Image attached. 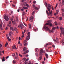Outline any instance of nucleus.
<instances>
[{
    "instance_id": "1",
    "label": "nucleus",
    "mask_w": 64,
    "mask_h": 64,
    "mask_svg": "<svg viewBox=\"0 0 64 64\" xmlns=\"http://www.w3.org/2000/svg\"><path fill=\"white\" fill-rule=\"evenodd\" d=\"M48 7H47V9L49 11V14L50 16H52V13L50 12V9L51 8V5L50 4H49L48 5Z\"/></svg>"
},
{
    "instance_id": "2",
    "label": "nucleus",
    "mask_w": 64,
    "mask_h": 64,
    "mask_svg": "<svg viewBox=\"0 0 64 64\" xmlns=\"http://www.w3.org/2000/svg\"><path fill=\"white\" fill-rule=\"evenodd\" d=\"M43 29H44L46 30V31H48L49 33H51V30H50L49 28L47 27V26L46 25H45L44 26V27Z\"/></svg>"
},
{
    "instance_id": "3",
    "label": "nucleus",
    "mask_w": 64,
    "mask_h": 64,
    "mask_svg": "<svg viewBox=\"0 0 64 64\" xmlns=\"http://www.w3.org/2000/svg\"><path fill=\"white\" fill-rule=\"evenodd\" d=\"M60 29L61 30V33H62L63 35V38H64V28L62 27H61Z\"/></svg>"
},
{
    "instance_id": "4",
    "label": "nucleus",
    "mask_w": 64,
    "mask_h": 64,
    "mask_svg": "<svg viewBox=\"0 0 64 64\" xmlns=\"http://www.w3.org/2000/svg\"><path fill=\"white\" fill-rule=\"evenodd\" d=\"M48 23H47L46 24V26L47 25H50V26L51 27V26H52V23H50L51 22L50 20H48Z\"/></svg>"
},
{
    "instance_id": "5",
    "label": "nucleus",
    "mask_w": 64,
    "mask_h": 64,
    "mask_svg": "<svg viewBox=\"0 0 64 64\" xmlns=\"http://www.w3.org/2000/svg\"><path fill=\"white\" fill-rule=\"evenodd\" d=\"M4 18L6 21H8L9 18H8V17L7 16H4Z\"/></svg>"
},
{
    "instance_id": "6",
    "label": "nucleus",
    "mask_w": 64,
    "mask_h": 64,
    "mask_svg": "<svg viewBox=\"0 0 64 64\" xmlns=\"http://www.w3.org/2000/svg\"><path fill=\"white\" fill-rule=\"evenodd\" d=\"M27 42V41L25 40H24V42H23V44H24V46H26L27 45V43H26Z\"/></svg>"
},
{
    "instance_id": "7",
    "label": "nucleus",
    "mask_w": 64,
    "mask_h": 64,
    "mask_svg": "<svg viewBox=\"0 0 64 64\" xmlns=\"http://www.w3.org/2000/svg\"><path fill=\"white\" fill-rule=\"evenodd\" d=\"M2 22H1L0 25V29H1V30H3V28H2Z\"/></svg>"
},
{
    "instance_id": "8",
    "label": "nucleus",
    "mask_w": 64,
    "mask_h": 64,
    "mask_svg": "<svg viewBox=\"0 0 64 64\" xmlns=\"http://www.w3.org/2000/svg\"><path fill=\"white\" fill-rule=\"evenodd\" d=\"M33 18H34L33 16H32L30 17V20L31 22H33Z\"/></svg>"
},
{
    "instance_id": "9",
    "label": "nucleus",
    "mask_w": 64,
    "mask_h": 64,
    "mask_svg": "<svg viewBox=\"0 0 64 64\" xmlns=\"http://www.w3.org/2000/svg\"><path fill=\"white\" fill-rule=\"evenodd\" d=\"M12 49H17V48L16 47V45H15L14 46H12Z\"/></svg>"
},
{
    "instance_id": "10",
    "label": "nucleus",
    "mask_w": 64,
    "mask_h": 64,
    "mask_svg": "<svg viewBox=\"0 0 64 64\" xmlns=\"http://www.w3.org/2000/svg\"><path fill=\"white\" fill-rule=\"evenodd\" d=\"M20 26L21 29H23V28H24L23 25L22 24H20Z\"/></svg>"
},
{
    "instance_id": "11",
    "label": "nucleus",
    "mask_w": 64,
    "mask_h": 64,
    "mask_svg": "<svg viewBox=\"0 0 64 64\" xmlns=\"http://www.w3.org/2000/svg\"><path fill=\"white\" fill-rule=\"evenodd\" d=\"M45 55L46 56V58L47 59H48V55L46 53L45 54Z\"/></svg>"
},
{
    "instance_id": "12",
    "label": "nucleus",
    "mask_w": 64,
    "mask_h": 64,
    "mask_svg": "<svg viewBox=\"0 0 64 64\" xmlns=\"http://www.w3.org/2000/svg\"><path fill=\"white\" fill-rule=\"evenodd\" d=\"M5 61V57H4L2 59V62H4Z\"/></svg>"
},
{
    "instance_id": "13",
    "label": "nucleus",
    "mask_w": 64,
    "mask_h": 64,
    "mask_svg": "<svg viewBox=\"0 0 64 64\" xmlns=\"http://www.w3.org/2000/svg\"><path fill=\"white\" fill-rule=\"evenodd\" d=\"M30 39V36H28L26 37V40H29Z\"/></svg>"
},
{
    "instance_id": "14",
    "label": "nucleus",
    "mask_w": 64,
    "mask_h": 64,
    "mask_svg": "<svg viewBox=\"0 0 64 64\" xmlns=\"http://www.w3.org/2000/svg\"><path fill=\"white\" fill-rule=\"evenodd\" d=\"M56 42L57 43H59V42H58V40H58V38H56Z\"/></svg>"
},
{
    "instance_id": "15",
    "label": "nucleus",
    "mask_w": 64,
    "mask_h": 64,
    "mask_svg": "<svg viewBox=\"0 0 64 64\" xmlns=\"http://www.w3.org/2000/svg\"><path fill=\"white\" fill-rule=\"evenodd\" d=\"M27 4V2H24V6H26Z\"/></svg>"
},
{
    "instance_id": "16",
    "label": "nucleus",
    "mask_w": 64,
    "mask_h": 64,
    "mask_svg": "<svg viewBox=\"0 0 64 64\" xmlns=\"http://www.w3.org/2000/svg\"><path fill=\"white\" fill-rule=\"evenodd\" d=\"M40 53H43V50L41 49L40 51Z\"/></svg>"
},
{
    "instance_id": "17",
    "label": "nucleus",
    "mask_w": 64,
    "mask_h": 64,
    "mask_svg": "<svg viewBox=\"0 0 64 64\" xmlns=\"http://www.w3.org/2000/svg\"><path fill=\"white\" fill-rule=\"evenodd\" d=\"M27 49V48L26 47H24L23 49V51H26Z\"/></svg>"
},
{
    "instance_id": "18",
    "label": "nucleus",
    "mask_w": 64,
    "mask_h": 64,
    "mask_svg": "<svg viewBox=\"0 0 64 64\" xmlns=\"http://www.w3.org/2000/svg\"><path fill=\"white\" fill-rule=\"evenodd\" d=\"M59 10H57L56 11V14H58V12H59Z\"/></svg>"
},
{
    "instance_id": "19",
    "label": "nucleus",
    "mask_w": 64,
    "mask_h": 64,
    "mask_svg": "<svg viewBox=\"0 0 64 64\" xmlns=\"http://www.w3.org/2000/svg\"><path fill=\"white\" fill-rule=\"evenodd\" d=\"M22 34L23 35L22 36V38H23L24 36V32H22Z\"/></svg>"
},
{
    "instance_id": "20",
    "label": "nucleus",
    "mask_w": 64,
    "mask_h": 64,
    "mask_svg": "<svg viewBox=\"0 0 64 64\" xmlns=\"http://www.w3.org/2000/svg\"><path fill=\"white\" fill-rule=\"evenodd\" d=\"M42 56H40L39 58V60H41L42 59Z\"/></svg>"
},
{
    "instance_id": "21",
    "label": "nucleus",
    "mask_w": 64,
    "mask_h": 64,
    "mask_svg": "<svg viewBox=\"0 0 64 64\" xmlns=\"http://www.w3.org/2000/svg\"><path fill=\"white\" fill-rule=\"evenodd\" d=\"M35 51L36 52H38V48H36L35 50Z\"/></svg>"
},
{
    "instance_id": "22",
    "label": "nucleus",
    "mask_w": 64,
    "mask_h": 64,
    "mask_svg": "<svg viewBox=\"0 0 64 64\" xmlns=\"http://www.w3.org/2000/svg\"><path fill=\"white\" fill-rule=\"evenodd\" d=\"M23 8L24 9H28V8L24 6L23 7Z\"/></svg>"
},
{
    "instance_id": "23",
    "label": "nucleus",
    "mask_w": 64,
    "mask_h": 64,
    "mask_svg": "<svg viewBox=\"0 0 64 64\" xmlns=\"http://www.w3.org/2000/svg\"><path fill=\"white\" fill-rule=\"evenodd\" d=\"M11 34H12L11 32H10L9 36H11V37H12V36H11Z\"/></svg>"
},
{
    "instance_id": "24",
    "label": "nucleus",
    "mask_w": 64,
    "mask_h": 64,
    "mask_svg": "<svg viewBox=\"0 0 64 64\" xmlns=\"http://www.w3.org/2000/svg\"><path fill=\"white\" fill-rule=\"evenodd\" d=\"M46 13L48 15H49V13H48V11L46 10Z\"/></svg>"
},
{
    "instance_id": "25",
    "label": "nucleus",
    "mask_w": 64,
    "mask_h": 64,
    "mask_svg": "<svg viewBox=\"0 0 64 64\" xmlns=\"http://www.w3.org/2000/svg\"><path fill=\"white\" fill-rule=\"evenodd\" d=\"M39 55L40 56H42V55H43V54H42V53H40L39 54Z\"/></svg>"
},
{
    "instance_id": "26",
    "label": "nucleus",
    "mask_w": 64,
    "mask_h": 64,
    "mask_svg": "<svg viewBox=\"0 0 64 64\" xmlns=\"http://www.w3.org/2000/svg\"><path fill=\"white\" fill-rule=\"evenodd\" d=\"M34 9L35 10H38V8L37 7H35L34 8Z\"/></svg>"
},
{
    "instance_id": "27",
    "label": "nucleus",
    "mask_w": 64,
    "mask_h": 64,
    "mask_svg": "<svg viewBox=\"0 0 64 64\" xmlns=\"http://www.w3.org/2000/svg\"><path fill=\"white\" fill-rule=\"evenodd\" d=\"M8 44V42H7L5 45V47H6V46H7Z\"/></svg>"
},
{
    "instance_id": "28",
    "label": "nucleus",
    "mask_w": 64,
    "mask_h": 64,
    "mask_svg": "<svg viewBox=\"0 0 64 64\" xmlns=\"http://www.w3.org/2000/svg\"><path fill=\"white\" fill-rule=\"evenodd\" d=\"M56 28L55 27H54L53 28H52V29L53 30H55L56 29Z\"/></svg>"
},
{
    "instance_id": "29",
    "label": "nucleus",
    "mask_w": 64,
    "mask_h": 64,
    "mask_svg": "<svg viewBox=\"0 0 64 64\" xmlns=\"http://www.w3.org/2000/svg\"><path fill=\"white\" fill-rule=\"evenodd\" d=\"M28 36H30V32H29L28 33Z\"/></svg>"
},
{
    "instance_id": "30",
    "label": "nucleus",
    "mask_w": 64,
    "mask_h": 64,
    "mask_svg": "<svg viewBox=\"0 0 64 64\" xmlns=\"http://www.w3.org/2000/svg\"><path fill=\"white\" fill-rule=\"evenodd\" d=\"M59 19L60 20H62V17L59 18Z\"/></svg>"
},
{
    "instance_id": "31",
    "label": "nucleus",
    "mask_w": 64,
    "mask_h": 64,
    "mask_svg": "<svg viewBox=\"0 0 64 64\" xmlns=\"http://www.w3.org/2000/svg\"><path fill=\"white\" fill-rule=\"evenodd\" d=\"M16 21L17 22H18V18L17 17L16 18Z\"/></svg>"
},
{
    "instance_id": "32",
    "label": "nucleus",
    "mask_w": 64,
    "mask_h": 64,
    "mask_svg": "<svg viewBox=\"0 0 64 64\" xmlns=\"http://www.w3.org/2000/svg\"><path fill=\"white\" fill-rule=\"evenodd\" d=\"M62 5H64V0H62Z\"/></svg>"
},
{
    "instance_id": "33",
    "label": "nucleus",
    "mask_w": 64,
    "mask_h": 64,
    "mask_svg": "<svg viewBox=\"0 0 64 64\" xmlns=\"http://www.w3.org/2000/svg\"><path fill=\"white\" fill-rule=\"evenodd\" d=\"M29 28H30V29H31V24H30L29 25Z\"/></svg>"
},
{
    "instance_id": "34",
    "label": "nucleus",
    "mask_w": 64,
    "mask_h": 64,
    "mask_svg": "<svg viewBox=\"0 0 64 64\" xmlns=\"http://www.w3.org/2000/svg\"><path fill=\"white\" fill-rule=\"evenodd\" d=\"M15 55V54L13 53L12 54V56L13 57Z\"/></svg>"
},
{
    "instance_id": "35",
    "label": "nucleus",
    "mask_w": 64,
    "mask_h": 64,
    "mask_svg": "<svg viewBox=\"0 0 64 64\" xmlns=\"http://www.w3.org/2000/svg\"><path fill=\"white\" fill-rule=\"evenodd\" d=\"M26 58H24L22 60L24 62V61H25V60H26Z\"/></svg>"
},
{
    "instance_id": "36",
    "label": "nucleus",
    "mask_w": 64,
    "mask_h": 64,
    "mask_svg": "<svg viewBox=\"0 0 64 64\" xmlns=\"http://www.w3.org/2000/svg\"><path fill=\"white\" fill-rule=\"evenodd\" d=\"M12 22L13 23H14V24H16V22H15V21H12Z\"/></svg>"
},
{
    "instance_id": "37",
    "label": "nucleus",
    "mask_w": 64,
    "mask_h": 64,
    "mask_svg": "<svg viewBox=\"0 0 64 64\" xmlns=\"http://www.w3.org/2000/svg\"><path fill=\"white\" fill-rule=\"evenodd\" d=\"M15 31H16V32H17V28H15Z\"/></svg>"
},
{
    "instance_id": "38",
    "label": "nucleus",
    "mask_w": 64,
    "mask_h": 64,
    "mask_svg": "<svg viewBox=\"0 0 64 64\" xmlns=\"http://www.w3.org/2000/svg\"><path fill=\"white\" fill-rule=\"evenodd\" d=\"M45 4H46V7H48V6H47V3L46 2H45Z\"/></svg>"
},
{
    "instance_id": "39",
    "label": "nucleus",
    "mask_w": 64,
    "mask_h": 64,
    "mask_svg": "<svg viewBox=\"0 0 64 64\" xmlns=\"http://www.w3.org/2000/svg\"><path fill=\"white\" fill-rule=\"evenodd\" d=\"M34 14H35V11H34L32 12V15H34Z\"/></svg>"
},
{
    "instance_id": "40",
    "label": "nucleus",
    "mask_w": 64,
    "mask_h": 64,
    "mask_svg": "<svg viewBox=\"0 0 64 64\" xmlns=\"http://www.w3.org/2000/svg\"><path fill=\"white\" fill-rule=\"evenodd\" d=\"M12 62H13V63L15 64V63H16V62L14 60Z\"/></svg>"
},
{
    "instance_id": "41",
    "label": "nucleus",
    "mask_w": 64,
    "mask_h": 64,
    "mask_svg": "<svg viewBox=\"0 0 64 64\" xmlns=\"http://www.w3.org/2000/svg\"><path fill=\"white\" fill-rule=\"evenodd\" d=\"M49 44H46V45L44 46V47H47V45Z\"/></svg>"
},
{
    "instance_id": "42",
    "label": "nucleus",
    "mask_w": 64,
    "mask_h": 64,
    "mask_svg": "<svg viewBox=\"0 0 64 64\" xmlns=\"http://www.w3.org/2000/svg\"><path fill=\"white\" fill-rule=\"evenodd\" d=\"M23 14L24 15H25V14H26V13L25 12H23Z\"/></svg>"
},
{
    "instance_id": "43",
    "label": "nucleus",
    "mask_w": 64,
    "mask_h": 64,
    "mask_svg": "<svg viewBox=\"0 0 64 64\" xmlns=\"http://www.w3.org/2000/svg\"><path fill=\"white\" fill-rule=\"evenodd\" d=\"M62 45H64V41L63 40H62Z\"/></svg>"
},
{
    "instance_id": "44",
    "label": "nucleus",
    "mask_w": 64,
    "mask_h": 64,
    "mask_svg": "<svg viewBox=\"0 0 64 64\" xmlns=\"http://www.w3.org/2000/svg\"><path fill=\"white\" fill-rule=\"evenodd\" d=\"M8 41H10V42H11V39H8Z\"/></svg>"
},
{
    "instance_id": "45",
    "label": "nucleus",
    "mask_w": 64,
    "mask_h": 64,
    "mask_svg": "<svg viewBox=\"0 0 64 64\" xmlns=\"http://www.w3.org/2000/svg\"><path fill=\"white\" fill-rule=\"evenodd\" d=\"M10 20H11V21H12V20H13V19L12 18H10Z\"/></svg>"
},
{
    "instance_id": "46",
    "label": "nucleus",
    "mask_w": 64,
    "mask_h": 64,
    "mask_svg": "<svg viewBox=\"0 0 64 64\" xmlns=\"http://www.w3.org/2000/svg\"><path fill=\"white\" fill-rule=\"evenodd\" d=\"M36 56H38V54H37V53H36Z\"/></svg>"
},
{
    "instance_id": "47",
    "label": "nucleus",
    "mask_w": 64,
    "mask_h": 64,
    "mask_svg": "<svg viewBox=\"0 0 64 64\" xmlns=\"http://www.w3.org/2000/svg\"><path fill=\"white\" fill-rule=\"evenodd\" d=\"M19 56L20 57H22V55H21V54H19Z\"/></svg>"
},
{
    "instance_id": "48",
    "label": "nucleus",
    "mask_w": 64,
    "mask_h": 64,
    "mask_svg": "<svg viewBox=\"0 0 64 64\" xmlns=\"http://www.w3.org/2000/svg\"><path fill=\"white\" fill-rule=\"evenodd\" d=\"M10 29L11 30H12V29H13V27H11L10 28Z\"/></svg>"
},
{
    "instance_id": "49",
    "label": "nucleus",
    "mask_w": 64,
    "mask_h": 64,
    "mask_svg": "<svg viewBox=\"0 0 64 64\" xmlns=\"http://www.w3.org/2000/svg\"><path fill=\"white\" fill-rule=\"evenodd\" d=\"M26 6L27 7H29V4H26Z\"/></svg>"
},
{
    "instance_id": "50",
    "label": "nucleus",
    "mask_w": 64,
    "mask_h": 64,
    "mask_svg": "<svg viewBox=\"0 0 64 64\" xmlns=\"http://www.w3.org/2000/svg\"><path fill=\"white\" fill-rule=\"evenodd\" d=\"M32 7H33V8H34V7H35V6L34 4H33L32 5Z\"/></svg>"
},
{
    "instance_id": "51",
    "label": "nucleus",
    "mask_w": 64,
    "mask_h": 64,
    "mask_svg": "<svg viewBox=\"0 0 64 64\" xmlns=\"http://www.w3.org/2000/svg\"><path fill=\"white\" fill-rule=\"evenodd\" d=\"M25 1H26V0H22V2H24Z\"/></svg>"
},
{
    "instance_id": "52",
    "label": "nucleus",
    "mask_w": 64,
    "mask_h": 64,
    "mask_svg": "<svg viewBox=\"0 0 64 64\" xmlns=\"http://www.w3.org/2000/svg\"><path fill=\"white\" fill-rule=\"evenodd\" d=\"M12 7H15V5H14V4L12 5Z\"/></svg>"
},
{
    "instance_id": "53",
    "label": "nucleus",
    "mask_w": 64,
    "mask_h": 64,
    "mask_svg": "<svg viewBox=\"0 0 64 64\" xmlns=\"http://www.w3.org/2000/svg\"><path fill=\"white\" fill-rule=\"evenodd\" d=\"M26 31V30H24V33H25V32Z\"/></svg>"
},
{
    "instance_id": "54",
    "label": "nucleus",
    "mask_w": 64,
    "mask_h": 64,
    "mask_svg": "<svg viewBox=\"0 0 64 64\" xmlns=\"http://www.w3.org/2000/svg\"><path fill=\"white\" fill-rule=\"evenodd\" d=\"M52 6V10H54V8H53V6Z\"/></svg>"
},
{
    "instance_id": "55",
    "label": "nucleus",
    "mask_w": 64,
    "mask_h": 64,
    "mask_svg": "<svg viewBox=\"0 0 64 64\" xmlns=\"http://www.w3.org/2000/svg\"><path fill=\"white\" fill-rule=\"evenodd\" d=\"M8 28L7 27H6V30H8Z\"/></svg>"
},
{
    "instance_id": "56",
    "label": "nucleus",
    "mask_w": 64,
    "mask_h": 64,
    "mask_svg": "<svg viewBox=\"0 0 64 64\" xmlns=\"http://www.w3.org/2000/svg\"><path fill=\"white\" fill-rule=\"evenodd\" d=\"M34 31L35 32H36V29H34Z\"/></svg>"
},
{
    "instance_id": "57",
    "label": "nucleus",
    "mask_w": 64,
    "mask_h": 64,
    "mask_svg": "<svg viewBox=\"0 0 64 64\" xmlns=\"http://www.w3.org/2000/svg\"><path fill=\"white\" fill-rule=\"evenodd\" d=\"M24 11V9H23V8H22L21 10V11Z\"/></svg>"
},
{
    "instance_id": "58",
    "label": "nucleus",
    "mask_w": 64,
    "mask_h": 64,
    "mask_svg": "<svg viewBox=\"0 0 64 64\" xmlns=\"http://www.w3.org/2000/svg\"><path fill=\"white\" fill-rule=\"evenodd\" d=\"M12 30L13 31H15V29L14 28H13Z\"/></svg>"
},
{
    "instance_id": "59",
    "label": "nucleus",
    "mask_w": 64,
    "mask_h": 64,
    "mask_svg": "<svg viewBox=\"0 0 64 64\" xmlns=\"http://www.w3.org/2000/svg\"><path fill=\"white\" fill-rule=\"evenodd\" d=\"M28 52H29V51L28 50H27L26 51V53H28Z\"/></svg>"
},
{
    "instance_id": "60",
    "label": "nucleus",
    "mask_w": 64,
    "mask_h": 64,
    "mask_svg": "<svg viewBox=\"0 0 64 64\" xmlns=\"http://www.w3.org/2000/svg\"><path fill=\"white\" fill-rule=\"evenodd\" d=\"M9 24H11V22H9Z\"/></svg>"
},
{
    "instance_id": "61",
    "label": "nucleus",
    "mask_w": 64,
    "mask_h": 64,
    "mask_svg": "<svg viewBox=\"0 0 64 64\" xmlns=\"http://www.w3.org/2000/svg\"><path fill=\"white\" fill-rule=\"evenodd\" d=\"M43 52V53H45L46 52L45 51V50H44L43 52Z\"/></svg>"
},
{
    "instance_id": "62",
    "label": "nucleus",
    "mask_w": 64,
    "mask_h": 64,
    "mask_svg": "<svg viewBox=\"0 0 64 64\" xmlns=\"http://www.w3.org/2000/svg\"><path fill=\"white\" fill-rule=\"evenodd\" d=\"M29 64H33V63H31V62H29Z\"/></svg>"
},
{
    "instance_id": "63",
    "label": "nucleus",
    "mask_w": 64,
    "mask_h": 64,
    "mask_svg": "<svg viewBox=\"0 0 64 64\" xmlns=\"http://www.w3.org/2000/svg\"><path fill=\"white\" fill-rule=\"evenodd\" d=\"M62 16H64V13H62Z\"/></svg>"
},
{
    "instance_id": "64",
    "label": "nucleus",
    "mask_w": 64,
    "mask_h": 64,
    "mask_svg": "<svg viewBox=\"0 0 64 64\" xmlns=\"http://www.w3.org/2000/svg\"><path fill=\"white\" fill-rule=\"evenodd\" d=\"M62 12H64V9H62Z\"/></svg>"
}]
</instances>
